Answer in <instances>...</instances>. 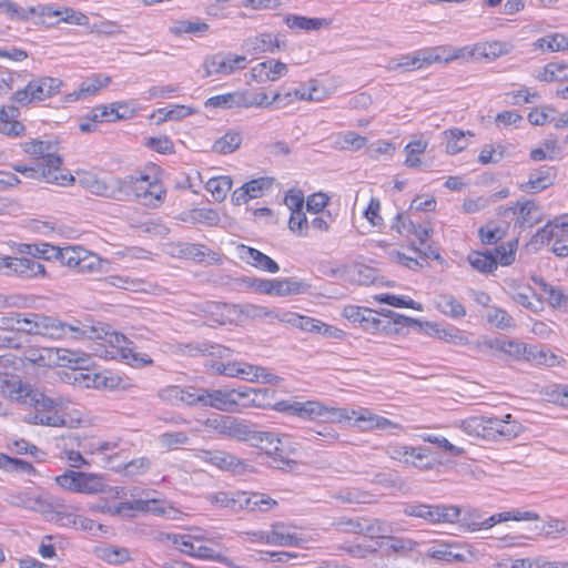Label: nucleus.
<instances>
[{"mask_svg": "<svg viewBox=\"0 0 568 568\" xmlns=\"http://www.w3.org/2000/svg\"><path fill=\"white\" fill-rule=\"evenodd\" d=\"M20 333L39 335L50 339H84L98 336L93 326L79 320L63 322L55 316L40 313H22Z\"/></svg>", "mask_w": 568, "mask_h": 568, "instance_id": "f257e3e1", "label": "nucleus"}, {"mask_svg": "<svg viewBox=\"0 0 568 568\" xmlns=\"http://www.w3.org/2000/svg\"><path fill=\"white\" fill-rule=\"evenodd\" d=\"M460 428L471 437L494 442L514 439L523 432L521 424L510 414L505 418L471 416L462 420Z\"/></svg>", "mask_w": 568, "mask_h": 568, "instance_id": "f03ea898", "label": "nucleus"}, {"mask_svg": "<svg viewBox=\"0 0 568 568\" xmlns=\"http://www.w3.org/2000/svg\"><path fill=\"white\" fill-rule=\"evenodd\" d=\"M275 390L273 388H253L251 406L260 408H272L280 413L297 416L302 419H316L327 413V407L316 400L297 402L280 400L274 402Z\"/></svg>", "mask_w": 568, "mask_h": 568, "instance_id": "7ed1b4c3", "label": "nucleus"}, {"mask_svg": "<svg viewBox=\"0 0 568 568\" xmlns=\"http://www.w3.org/2000/svg\"><path fill=\"white\" fill-rule=\"evenodd\" d=\"M62 160L59 155H48L45 164L43 162H33L31 165L17 164L12 169L28 179L44 181L51 184L68 185L74 181L70 174L62 173L60 165Z\"/></svg>", "mask_w": 568, "mask_h": 568, "instance_id": "20e7f679", "label": "nucleus"}, {"mask_svg": "<svg viewBox=\"0 0 568 568\" xmlns=\"http://www.w3.org/2000/svg\"><path fill=\"white\" fill-rule=\"evenodd\" d=\"M87 324L93 326L97 331L98 336L94 338H103L111 346L112 351L109 352L112 357L120 356L123 358L129 365L134 367H143L152 365L153 361L146 354H140L135 351V346L133 342L128 339L123 334L115 332H106L104 327L94 326L90 322H85Z\"/></svg>", "mask_w": 568, "mask_h": 568, "instance_id": "39448f33", "label": "nucleus"}, {"mask_svg": "<svg viewBox=\"0 0 568 568\" xmlns=\"http://www.w3.org/2000/svg\"><path fill=\"white\" fill-rule=\"evenodd\" d=\"M149 179L150 178L144 174L139 176L129 175L124 179H115L112 184H108L97 178H90L88 179L87 186L89 191L95 195L124 200L131 194L139 196L138 191L141 189L139 184L148 183L150 185Z\"/></svg>", "mask_w": 568, "mask_h": 568, "instance_id": "423d86ee", "label": "nucleus"}, {"mask_svg": "<svg viewBox=\"0 0 568 568\" xmlns=\"http://www.w3.org/2000/svg\"><path fill=\"white\" fill-rule=\"evenodd\" d=\"M405 515L423 518L429 524H454L462 515V509L455 505L409 504L404 509Z\"/></svg>", "mask_w": 568, "mask_h": 568, "instance_id": "0eeeda50", "label": "nucleus"}, {"mask_svg": "<svg viewBox=\"0 0 568 568\" xmlns=\"http://www.w3.org/2000/svg\"><path fill=\"white\" fill-rule=\"evenodd\" d=\"M323 417L332 420L354 419L355 425L363 430L386 429L389 427L398 428V425L394 424L393 422L383 416L373 414L367 408H359L358 410H348L345 408L335 409L327 407V413Z\"/></svg>", "mask_w": 568, "mask_h": 568, "instance_id": "6e6552de", "label": "nucleus"}, {"mask_svg": "<svg viewBox=\"0 0 568 568\" xmlns=\"http://www.w3.org/2000/svg\"><path fill=\"white\" fill-rule=\"evenodd\" d=\"M62 81L58 78L42 77L30 81L24 89L18 90L11 99L20 104L43 101L59 93Z\"/></svg>", "mask_w": 568, "mask_h": 568, "instance_id": "1a4fd4ad", "label": "nucleus"}, {"mask_svg": "<svg viewBox=\"0 0 568 568\" xmlns=\"http://www.w3.org/2000/svg\"><path fill=\"white\" fill-rule=\"evenodd\" d=\"M63 489L80 494H97L104 490L103 478L97 474L67 470L55 477Z\"/></svg>", "mask_w": 568, "mask_h": 568, "instance_id": "9d476101", "label": "nucleus"}, {"mask_svg": "<svg viewBox=\"0 0 568 568\" xmlns=\"http://www.w3.org/2000/svg\"><path fill=\"white\" fill-rule=\"evenodd\" d=\"M4 500L11 506L37 511L45 517L54 514L55 508H64L60 499L47 500L28 491H9Z\"/></svg>", "mask_w": 568, "mask_h": 568, "instance_id": "9b49d317", "label": "nucleus"}, {"mask_svg": "<svg viewBox=\"0 0 568 568\" xmlns=\"http://www.w3.org/2000/svg\"><path fill=\"white\" fill-rule=\"evenodd\" d=\"M246 55L219 52L204 62L205 75L213 74L229 75L246 67Z\"/></svg>", "mask_w": 568, "mask_h": 568, "instance_id": "f8f14e48", "label": "nucleus"}, {"mask_svg": "<svg viewBox=\"0 0 568 568\" xmlns=\"http://www.w3.org/2000/svg\"><path fill=\"white\" fill-rule=\"evenodd\" d=\"M197 457L221 470L240 475L246 470V463L224 450H200Z\"/></svg>", "mask_w": 568, "mask_h": 568, "instance_id": "ddd939ff", "label": "nucleus"}, {"mask_svg": "<svg viewBox=\"0 0 568 568\" xmlns=\"http://www.w3.org/2000/svg\"><path fill=\"white\" fill-rule=\"evenodd\" d=\"M487 345L490 348L497 349L516 361L524 359L531 362L537 359V347L525 344L523 342L496 338L489 341Z\"/></svg>", "mask_w": 568, "mask_h": 568, "instance_id": "4468645a", "label": "nucleus"}, {"mask_svg": "<svg viewBox=\"0 0 568 568\" xmlns=\"http://www.w3.org/2000/svg\"><path fill=\"white\" fill-rule=\"evenodd\" d=\"M235 252L236 256L241 261L245 262L246 264H250L255 268L272 274L277 273L280 271L278 264L273 258H271L270 256L254 247L247 246L245 244H239L235 247Z\"/></svg>", "mask_w": 568, "mask_h": 568, "instance_id": "2eb2a0df", "label": "nucleus"}, {"mask_svg": "<svg viewBox=\"0 0 568 568\" xmlns=\"http://www.w3.org/2000/svg\"><path fill=\"white\" fill-rule=\"evenodd\" d=\"M287 322L301 328L302 331L317 333L326 337L342 338L344 336V332L342 329L310 316L291 314Z\"/></svg>", "mask_w": 568, "mask_h": 568, "instance_id": "dca6fc26", "label": "nucleus"}, {"mask_svg": "<svg viewBox=\"0 0 568 568\" xmlns=\"http://www.w3.org/2000/svg\"><path fill=\"white\" fill-rule=\"evenodd\" d=\"M427 556L445 562H465L471 557V552L457 544L440 542L433 545L428 549Z\"/></svg>", "mask_w": 568, "mask_h": 568, "instance_id": "f3484780", "label": "nucleus"}, {"mask_svg": "<svg viewBox=\"0 0 568 568\" xmlns=\"http://www.w3.org/2000/svg\"><path fill=\"white\" fill-rule=\"evenodd\" d=\"M44 265L30 257L10 256L8 276L17 275L23 278L44 276Z\"/></svg>", "mask_w": 568, "mask_h": 568, "instance_id": "a211bd4d", "label": "nucleus"}, {"mask_svg": "<svg viewBox=\"0 0 568 568\" xmlns=\"http://www.w3.org/2000/svg\"><path fill=\"white\" fill-rule=\"evenodd\" d=\"M287 73V65L281 61L268 60L251 69V77L257 83L276 81Z\"/></svg>", "mask_w": 568, "mask_h": 568, "instance_id": "6ab92c4d", "label": "nucleus"}, {"mask_svg": "<svg viewBox=\"0 0 568 568\" xmlns=\"http://www.w3.org/2000/svg\"><path fill=\"white\" fill-rule=\"evenodd\" d=\"M555 170L551 166L542 165L529 173L527 182L521 183L519 189L523 192H540L551 186L555 181Z\"/></svg>", "mask_w": 568, "mask_h": 568, "instance_id": "aec40b11", "label": "nucleus"}, {"mask_svg": "<svg viewBox=\"0 0 568 568\" xmlns=\"http://www.w3.org/2000/svg\"><path fill=\"white\" fill-rule=\"evenodd\" d=\"M214 422L216 423L215 428L219 434L236 440L250 442L252 428L244 422L229 416H222L219 422Z\"/></svg>", "mask_w": 568, "mask_h": 568, "instance_id": "412c9836", "label": "nucleus"}, {"mask_svg": "<svg viewBox=\"0 0 568 568\" xmlns=\"http://www.w3.org/2000/svg\"><path fill=\"white\" fill-rule=\"evenodd\" d=\"M540 517L535 511H521L519 509H513L509 511H504L499 514L491 515L488 518H485L480 525L471 523L473 529H489L497 524L508 521V520H539Z\"/></svg>", "mask_w": 568, "mask_h": 568, "instance_id": "4be33fe9", "label": "nucleus"}, {"mask_svg": "<svg viewBox=\"0 0 568 568\" xmlns=\"http://www.w3.org/2000/svg\"><path fill=\"white\" fill-rule=\"evenodd\" d=\"M24 404L33 406L36 410L60 414L65 408L67 402L61 397L51 398L39 390L31 389Z\"/></svg>", "mask_w": 568, "mask_h": 568, "instance_id": "5701e85b", "label": "nucleus"}, {"mask_svg": "<svg viewBox=\"0 0 568 568\" xmlns=\"http://www.w3.org/2000/svg\"><path fill=\"white\" fill-rule=\"evenodd\" d=\"M242 496L243 491H216L207 494L205 499L215 507L236 514L243 510Z\"/></svg>", "mask_w": 568, "mask_h": 568, "instance_id": "b1692460", "label": "nucleus"}, {"mask_svg": "<svg viewBox=\"0 0 568 568\" xmlns=\"http://www.w3.org/2000/svg\"><path fill=\"white\" fill-rule=\"evenodd\" d=\"M31 388L22 384L18 376L0 375V393L10 399L24 404Z\"/></svg>", "mask_w": 568, "mask_h": 568, "instance_id": "393cba45", "label": "nucleus"}, {"mask_svg": "<svg viewBox=\"0 0 568 568\" xmlns=\"http://www.w3.org/2000/svg\"><path fill=\"white\" fill-rule=\"evenodd\" d=\"M234 395L229 388L225 389H206L204 388V405L203 407H212L217 410L234 413L233 399Z\"/></svg>", "mask_w": 568, "mask_h": 568, "instance_id": "a878e982", "label": "nucleus"}, {"mask_svg": "<svg viewBox=\"0 0 568 568\" xmlns=\"http://www.w3.org/2000/svg\"><path fill=\"white\" fill-rule=\"evenodd\" d=\"M312 285L305 281L294 277L275 278L273 295L275 296H291L308 293Z\"/></svg>", "mask_w": 568, "mask_h": 568, "instance_id": "bb28decb", "label": "nucleus"}, {"mask_svg": "<svg viewBox=\"0 0 568 568\" xmlns=\"http://www.w3.org/2000/svg\"><path fill=\"white\" fill-rule=\"evenodd\" d=\"M273 38L271 33L264 32L257 36L246 38L242 43V49L250 55H258L261 53H273Z\"/></svg>", "mask_w": 568, "mask_h": 568, "instance_id": "cd10ccee", "label": "nucleus"}, {"mask_svg": "<svg viewBox=\"0 0 568 568\" xmlns=\"http://www.w3.org/2000/svg\"><path fill=\"white\" fill-rule=\"evenodd\" d=\"M245 103V92L236 91L230 92L225 94H219L209 98L204 105L205 108L212 109H233V108H243Z\"/></svg>", "mask_w": 568, "mask_h": 568, "instance_id": "c85d7f7f", "label": "nucleus"}, {"mask_svg": "<svg viewBox=\"0 0 568 568\" xmlns=\"http://www.w3.org/2000/svg\"><path fill=\"white\" fill-rule=\"evenodd\" d=\"M243 510L266 513L277 506V501L262 493L243 491Z\"/></svg>", "mask_w": 568, "mask_h": 568, "instance_id": "c756f323", "label": "nucleus"}, {"mask_svg": "<svg viewBox=\"0 0 568 568\" xmlns=\"http://www.w3.org/2000/svg\"><path fill=\"white\" fill-rule=\"evenodd\" d=\"M387 455L395 460L403 462L405 464L410 463V458L423 460L427 458L429 449L426 447H409L405 445H394L387 448Z\"/></svg>", "mask_w": 568, "mask_h": 568, "instance_id": "7c9ffc66", "label": "nucleus"}, {"mask_svg": "<svg viewBox=\"0 0 568 568\" xmlns=\"http://www.w3.org/2000/svg\"><path fill=\"white\" fill-rule=\"evenodd\" d=\"M436 308L444 315L458 320L466 315L465 306L452 294H440L435 302Z\"/></svg>", "mask_w": 568, "mask_h": 568, "instance_id": "2f4dec72", "label": "nucleus"}, {"mask_svg": "<svg viewBox=\"0 0 568 568\" xmlns=\"http://www.w3.org/2000/svg\"><path fill=\"white\" fill-rule=\"evenodd\" d=\"M426 326L430 329L429 334L435 335L439 339L455 345L468 344L467 337L455 326L448 325L446 327H440L438 324L429 322L426 323Z\"/></svg>", "mask_w": 568, "mask_h": 568, "instance_id": "473e14b6", "label": "nucleus"}, {"mask_svg": "<svg viewBox=\"0 0 568 568\" xmlns=\"http://www.w3.org/2000/svg\"><path fill=\"white\" fill-rule=\"evenodd\" d=\"M59 246L49 243L27 244L21 243L18 245V252L22 255H30L36 258L57 260Z\"/></svg>", "mask_w": 568, "mask_h": 568, "instance_id": "72a5a7b5", "label": "nucleus"}, {"mask_svg": "<svg viewBox=\"0 0 568 568\" xmlns=\"http://www.w3.org/2000/svg\"><path fill=\"white\" fill-rule=\"evenodd\" d=\"M251 445L265 449L267 454L282 452L281 440L273 432H263L252 429Z\"/></svg>", "mask_w": 568, "mask_h": 568, "instance_id": "f704fd0d", "label": "nucleus"}, {"mask_svg": "<svg viewBox=\"0 0 568 568\" xmlns=\"http://www.w3.org/2000/svg\"><path fill=\"white\" fill-rule=\"evenodd\" d=\"M57 359L60 365L73 369H87L90 366V357L84 353L73 352L69 349H57Z\"/></svg>", "mask_w": 568, "mask_h": 568, "instance_id": "c9c22d12", "label": "nucleus"}, {"mask_svg": "<svg viewBox=\"0 0 568 568\" xmlns=\"http://www.w3.org/2000/svg\"><path fill=\"white\" fill-rule=\"evenodd\" d=\"M437 57H433L432 54H425L417 52L413 57L405 55L402 57L398 61H390L389 62V70H397V69H404V70H414L418 69L423 65V63H432L433 61L437 60Z\"/></svg>", "mask_w": 568, "mask_h": 568, "instance_id": "e433bc0d", "label": "nucleus"}, {"mask_svg": "<svg viewBox=\"0 0 568 568\" xmlns=\"http://www.w3.org/2000/svg\"><path fill=\"white\" fill-rule=\"evenodd\" d=\"M283 528V525H274L272 531L265 536V544L282 547L298 546L302 539L294 534L285 532Z\"/></svg>", "mask_w": 568, "mask_h": 568, "instance_id": "4c0bfd02", "label": "nucleus"}, {"mask_svg": "<svg viewBox=\"0 0 568 568\" xmlns=\"http://www.w3.org/2000/svg\"><path fill=\"white\" fill-rule=\"evenodd\" d=\"M242 140V134L240 132L227 131L223 136L214 142L212 150L217 154H230L241 146Z\"/></svg>", "mask_w": 568, "mask_h": 568, "instance_id": "58836bf2", "label": "nucleus"}, {"mask_svg": "<svg viewBox=\"0 0 568 568\" xmlns=\"http://www.w3.org/2000/svg\"><path fill=\"white\" fill-rule=\"evenodd\" d=\"M468 262L480 273H491L497 268V258L491 251L473 252L468 255Z\"/></svg>", "mask_w": 568, "mask_h": 568, "instance_id": "ea45409f", "label": "nucleus"}, {"mask_svg": "<svg viewBox=\"0 0 568 568\" xmlns=\"http://www.w3.org/2000/svg\"><path fill=\"white\" fill-rule=\"evenodd\" d=\"M26 422L34 425H44L52 427H63L65 426V419L63 416L57 413L49 412H40V410H31L24 417Z\"/></svg>", "mask_w": 568, "mask_h": 568, "instance_id": "a19ab883", "label": "nucleus"}, {"mask_svg": "<svg viewBox=\"0 0 568 568\" xmlns=\"http://www.w3.org/2000/svg\"><path fill=\"white\" fill-rule=\"evenodd\" d=\"M447 143L446 151L449 154H456L460 151L465 150L468 145L466 135L473 136L474 134L470 131L464 132L459 129H450L444 132Z\"/></svg>", "mask_w": 568, "mask_h": 568, "instance_id": "79ce46f5", "label": "nucleus"}, {"mask_svg": "<svg viewBox=\"0 0 568 568\" xmlns=\"http://www.w3.org/2000/svg\"><path fill=\"white\" fill-rule=\"evenodd\" d=\"M0 468L17 474L37 475V470L32 464L2 453H0Z\"/></svg>", "mask_w": 568, "mask_h": 568, "instance_id": "37998d69", "label": "nucleus"}, {"mask_svg": "<svg viewBox=\"0 0 568 568\" xmlns=\"http://www.w3.org/2000/svg\"><path fill=\"white\" fill-rule=\"evenodd\" d=\"M285 23L291 29L300 30H318L326 24L324 19L321 18H307L303 16L288 14L285 17Z\"/></svg>", "mask_w": 568, "mask_h": 568, "instance_id": "c03bdc74", "label": "nucleus"}, {"mask_svg": "<svg viewBox=\"0 0 568 568\" xmlns=\"http://www.w3.org/2000/svg\"><path fill=\"white\" fill-rule=\"evenodd\" d=\"M509 287L511 290L510 296L516 303L532 312L538 311L541 303L540 301H537V303L530 301V294L532 292L531 287L527 286L521 290V286L515 281L509 283Z\"/></svg>", "mask_w": 568, "mask_h": 568, "instance_id": "a18cd8bd", "label": "nucleus"}, {"mask_svg": "<svg viewBox=\"0 0 568 568\" xmlns=\"http://www.w3.org/2000/svg\"><path fill=\"white\" fill-rule=\"evenodd\" d=\"M26 358L31 363L41 366L57 365V349L53 348H30L26 352Z\"/></svg>", "mask_w": 568, "mask_h": 568, "instance_id": "49530a36", "label": "nucleus"}, {"mask_svg": "<svg viewBox=\"0 0 568 568\" xmlns=\"http://www.w3.org/2000/svg\"><path fill=\"white\" fill-rule=\"evenodd\" d=\"M531 280L542 290L544 293L548 295V302L552 307L566 306L568 297L561 290L547 284L542 277L532 276Z\"/></svg>", "mask_w": 568, "mask_h": 568, "instance_id": "de8ad7c7", "label": "nucleus"}, {"mask_svg": "<svg viewBox=\"0 0 568 568\" xmlns=\"http://www.w3.org/2000/svg\"><path fill=\"white\" fill-rule=\"evenodd\" d=\"M483 244L493 245L506 236V229L495 222H488L478 230Z\"/></svg>", "mask_w": 568, "mask_h": 568, "instance_id": "09e8293b", "label": "nucleus"}, {"mask_svg": "<svg viewBox=\"0 0 568 568\" xmlns=\"http://www.w3.org/2000/svg\"><path fill=\"white\" fill-rule=\"evenodd\" d=\"M487 322L499 329H508L515 326L513 316L504 308L491 306L487 315Z\"/></svg>", "mask_w": 568, "mask_h": 568, "instance_id": "8fccbe9b", "label": "nucleus"}, {"mask_svg": "<svg viewBox=\"0 0 568 568\" xmlns=\"http://www.w3.org/2000/svg\"><path fill=\"white\" fill-rule=\"evenodd\" d=\"M206 190L217 202L223 201L232 187V180L229 176L212 178L206 182Z\"/></svg>", "mask_w": 568, "mask_h": 568, "instance_id": "3c124183", "label": "nucleus"}, {"mask_svg": "<svg viewBox=\"0 0 568 568\" xmlns=\"http://www.w3.org/2000/svg\"><path fill=\"white\" fill-rule=\"evenodd\" d=\"M98 556L111 565H121L130 560L126 548L105 546L98 549Z\"/></svg>", "mask_w": 568, "mask_h": 568, "instance_id": "603ef678", "label": "nucleus"}, {"mask_svg": "<svg viewBox=\"0 0 568 568\" xmlns=\"http://www.w3.org/2000/svg\"><path fill=\"white\" fill-rule=\"evenodd\" d=\"M83 255H85V250L81 246L59 247L57 260L63 265L77 270Z\"/></svg>", "mask_w": 568, "mask_h": 568, "instance_id": "864d4df0", "label": "nucleus"}, {"mask_svg": "<svg viewBox=\"0 0 568 568\" xmlns=\"http://www.w3.org/2000/svg\"><path fill=\"white\" fill-rule=\"evenodd\" d=\"M384 313H376L375 311L367 308L365 316H362V327L368 332L387 331V321L384 317Z\"/></svg>", "mask_w": 568, "mask_h": 568, "instance_id": "5fc2aeb1", "label": "nucleus"}, {"mask_svg": "<svg viewBox=\"0 0 568 568\" xmlns=\"http://www.w3.org/2000/svg\"><path fill=\"white\" fill-rule=\"evenodd\" d=\"M537 209L536 204L532 201H526L524 203H516L514 206H510L505 210L506 212H511L514 214L518 213L517 222L516 224L519 227H524L526 224H532L531 221V212Z\"/></svg>", "mask_w": 568, "mask_h": 568, "instance_id": "6e6d98bb", "label": "nucleus"}, {"mask_svg": "<svg viewBox=\"0 0 568 568\" xmlns=\"http://www.w3.org/2000/svg\"><path fill=\"white\" fill-rule=\"evenodd\" d=\"M518 241H508L499 246L495 247L493 254L497 258V264L500 263L503 266H508L515 261L516 250Z\"/></svg>", "mask_w": 568, "mask_h": 568, "instance_id": "4d7b16f0", "label": "nucleus"}, {"mask_svg": "<svg viewBox=\"0 0 568 568\" xmlns=\"http://www.w3.org/2000/svg\"><path fill=\"white\" fill-rule=\"evenodd\" d=\"M109 81V78H104V80H100V78H91L82 82L79 90L69 94L68 98L71 100H79L82 97L91 95L98 92L101 88L105 87Z\"/></svg>", "mask_w": 568, "mask_h": 568, "instance_id": "13d9d810", "label": "nucleus"}, {"mask_svg": "<svg viewBox=\"0 0 568 568\" xmlns=\"http://www.w3.org/2000/svg\"><path fill=\"white\" fill-rule=\"evenodd\" d=\"M537 43L541 50L547 48L551 52L564 51L568 50V36L555 33L540 38Z\"/></svg>", "mask_w": 568, "mask_h": 568, "instance_id": "bf43d9fd", "label": "nucleus"}, {"mask_svg": "<svg viewBox=\"0 0 568 568\" xmlns=\"http://www.w3.org/2000/svg\"><path fill=\"white\" fill-rule=\"evenodd\" d=\"M61 508H55L54 514L57 515V520H67L69 524H73L82 530H93L94 527L102 529V525L95 524L94 520L85 518V517H77L68 514L65 511L60 510Z\"/></svg>", "mask_w": 568, "mask_h": 568, "instance_id": "052dcab7", "label": "nucleus"}, {"mask_svg": "<svg viewBox=\"0 0 568 568\" xmlns=\"http://www.w3.org/2000/svg\"><path fill=\"white\" fill-rule=\"evenodd\" d=\"M427 143L420 140L413 141L405 146L406 160L405 165L408 168H417L422 164L419 154L424 153Z\"/></svg>", "mask_w": 568, "mask_h": 568, "instance_id": "680f3d73", "label": "nucleus"}, {"mask_svg": "<svg viewBox=\"0 0 568 568\" xmlns=\"http://www.w3.org/2000/svg\"><path fill=\"white\" fill-rule=\"evenodd\" d=\"M377 300L382 303L388 304L394 307H407L416 311L423 310L419 303L403 295L381 294L379 296H377Z\"/></svg>", "mask_w": 568, "mask_h": 568, "instance_id": "e2e57ef3", "label": "nucleus"}, {"mask_svg": "<svg viewBox=\"0 0 568 568\" xmlns=\"http://www.w3.org/2000/svg\"><path fill=\"white\" fill-rule=\"evenodd\" d=\"M345 504H367L371 495L357 488H347L333 496Z\"/></svg>", "mask_w": 568, "mask_h": 568, "instance_id": "0e129e2a", "label": "nucleus"}, {"mask_svg": "<svg viewBox=\"0 0 568 568\" xmlns=\"http://www.w3.org/2000/svg\"><path fill=\"white\" fill-rule=\"evenodd\" d=\"M23 151L36 158V162H43L45 164V158L51 155L48 151L50 149L49 143L41 140H32L22 144Z\"/></svg>", "mask_w": 568, "mask_h": 568, "instance_id": "69168bd1", "label": "nucleus"}, {"mask_svg": "<svg viewBox=\"0 0 568 568\" xmlns=\"http://www.w3.org/2000/svg\"><path fill=\"white\" fill-rule=\"evenodd\" d=\"M234 312L244 315L245 317L250 318H261V317H268L273 315V311L254 304H242V305H233L232 306Z\"/></svg>", "mask_w": 568, "mask_h": 568, "instance_id": "338daca9", "label": "nucleus"}, {"mask_svg": "<svg viewBox=\"0 0 568 568\" xmlns=\"http://www.w3.org/2000/svg\"><path fill=\"white\" fill-rule=\"evenodd\" d=\"M364 519L365 518L341 517L332 525L342 532L361 534L363 531Z\"/></svg>", "mask_w": 568, "mask_h": 568, "instance_id": "774afa93", "label": "nucleus"}]
</instances>
